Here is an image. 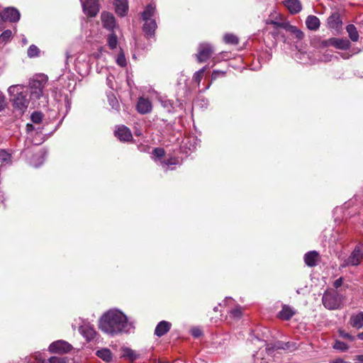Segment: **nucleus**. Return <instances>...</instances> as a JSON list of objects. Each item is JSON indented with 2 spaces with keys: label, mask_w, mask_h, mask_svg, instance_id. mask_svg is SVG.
Segmentation results:
<instances>
[{
  "label": "nucleus",
  "mask_w": 363,
  "mask_h": 363,
  "mask_svg": "<svg viewBox=\"0 0 363 363\" xmlns=\"http://www.w3.org/2000/svg\"><path fill=\"white\" fill-rule=\"evenodd\" d=\"M99 328L104 333L115 336L123 333H130L134 328V323L118 309H110L101 317Z\"/></svg>",
  "instance_id": "f257e3e1"
},
{
  "label": "nucleus",
  "mask_w": 363,
  "mask_h": 363,
  "mask_svg": "<svg viewBox=\"0 0 363 363\" xmlns=\"http://www.w3.org/2000/svg\"><path fill=\"white\" fill-rule=\"evenodd\" d=\"M8 93L13 108L19 114H23L29 105L28 89L23 85L16 84L9 87Z\"/></svg>",
  "instance_id": "f03ea898"
},
{
  "label": "nucleus",
  "mask_w": 363,
  "mask_h": 363,
  "mask_svg": "<svg viewBox=\"0 0 363 363\" xmlns=\"http://www.w3.org/2000/svg\"><path fill=\"white\" fill-rule=\"evenodd\" d=\"M156 14L155 6L152 4L147 5L142 13L143 20L144 21L143 31L148 38L154 35L155 29L157 28V23L152 18Z\"/></svg>",
  "instance_id": "7ed1b4c3"
},
{
  "label": "nucleus",
  "mask_w": 363,
  "mask_h": 363,
  "mask_svg": "<svg viewBox=\"0 0 363 363\" xmlns=\"http://www.w3.org/2000/svg\"><path fill=\"white\" fill-rule=\"evenodd\" d=\"M323 306L329 310H335L340 308L342 300L340 296L334 291H327L322 298Z\"/></svg>",
  "instance_id": "20e7f679"
},
{
  "label": "nucleus",
  "mask_w": 363,
  "mask_h": 363,
  "mask_svg": "<svg viewBox=\"0 0 363 363\" xmlns=\"http://www.w3.org/2000/svg\"><path fill=\"white\" fill-rule=\"evenodd\" d=\"M363 258V245H357L350 257L345 260V266H357L359 264L361 259Z\"/></svg>",
  "instance_id": "39448f33"
},
{
  "label": "nucleus",
  "mask_w": 363,
  "mask_h": 363,
  "mask_svg": "<svg viewBox=\"0 0 363 363\" xmlns=\"http://www.w3.org/2000/svg\"><path fill=\"white\" fill-rule=\"evenodd\" d=\"M101 20L103 27L108 31L114 32V30L118 28L114 16L109 12H102Z\"/></svg>",
  "instance_id": "423d86ee"
},
{
  "label": "nucleus",
  "mask_w": 363,
  "mask_h": 363,
  "mask_svg": "<svg viewBox=\"0 0 363 363\" xmlns=\"http://www.w3.org/2000/svg\"><path fill=\"white\" fill-rule=\"evenodd\" d=\"M72 349V346L65 340H57L49 346V351L52 353L65 354Z\"/></svg>",
  "instance_id": "0eeeda50"
},
{
  "label": "nucleus",
  "mask_w": 363,
  "mask_h": 363,
  "mask_svg": "<svg viewBox=\"0 0 363 363\" xmlns=\"http://www.w3.org/2000/svg\"><path fill=\"white\" fill-rule=\"evenodd\" d=\"M213 52V47L208 43H201L199 46L198 53L196 55L199 62L206 61Z\"/></svg>",
  "instance_id": "6e6552de"
},
{
  "label": "nucleus",
  "mask_w": 363,
  "mask_h": 363,
  "mask_svg": "<svg viewBox=\"0 0 363 363\" xmlns=\"http://www.w3.org/2000/svg\"><path fill=\"white\" fill-rule=\"evenodd\" d=\"M83 11L90 17L95 16L99 11V4L97 0H86L82 2Z\"/></svg>",
  "instance_id": "1a4fd4ad"
},
{
  "label": "nucleus",
  "mask_w": 363,
  "mask_h": 363,
  "mask_svg": "<svg viewBox=\"0 0 363 363\" xmlns=\"http://www.w3.org/2000/svg\"><path fill=\"white\" fill-rule=\"evenodd\" d=\"M264 21L267 25H272L277 28H282L286 20L279 13H277V11H274L271 12V13L269 15L267 18L265 19Z\"/></svg>",
  "instance_id": "9d476101"
},
{
  "label": "nucleus",
  "mask_w": 363,
  "mask_h": 363,
  "mask_svg": "<svg viewBox=\"0 0 363 363\" xmlns=\"http://www.w3.org/2000/svg\"><path fill=\"white\" fill-rule=\"evenodd\" d=\"M325 46H334L340 50H347L350 47V42L346 38H331L324 42Z\"/></svg>",
  "instance_id": "9b49d317"
},
{
  "label": "nucleus",
  "mask_w": 363,
  "mask_h": 363,
  "mask_svg": "<svg viewBox=\"0 0 363 363\" xmlns=\"http://www.w3.org/2000/svg\"><path fill=\"white\" fill-rule=\"evenodd\" d=\"M19 11L13 7H8L4 10L1 13V18L4 21H9L11 23L17 22L20 19Z\"/></svg>",
  "instance_id": "f8f14e48"
},
{
  "label": "nucleus",
  "mask_w": 363,
  "mask_h": 363,
  "mask_svg": "<svg viewBox=\"0 0 363 363\" xmlns=\"http://www.w3.org/2000/svg\"><path fill=\"white\" fill-rule=\"evenodd\" d=\"M115 136L123 142H129L133 139L130 130L124 125H118L115 130Z\"/></svg>",
  "instance_id": "ddd939ff"
},
{
  "label": "nucleus",
  "mask_w": 363,
  "mask_h": 363,
  "mask_svg": "<svg viewBox=\"0 0 363 363\" xmlns=\"http://www.w3.org/2000/svg\"><path fill=\"white\" fill-rule=\"evenodd\" d=\"M36 79H42V80H34L32 83V88L33 90L31 91L30 95L35 98L39 99L43 94V82H45L47 77L44 75H40Z\"/></svg>",
  "instance_id": "4468645a"
},
{
  "label": "nucleus",
  "mask_w": 363,
  "mask_h": 363,
  "mask_svg": "<svg viewBox=\"0 0 363 363\" xmlns=\"http://www.w3.org/2000/svg\"><path fill=\"white\" fill-rule=\"evenodd\" d=\"M79 331L87 341L92 340L96 336V331L89 323H84L79 326Z\"/></svg>",
  "instance_id": "2eb2a0df"
},
{
  "label": "nucleus",
  "mask_w": 363,
  "mask_h": 363,
  "mask_svg": "<svg viewBox=\"0 0 363 363\" xmlns=\"http://www.w3.org/2000/svg\"><path fill=\"white\" fill-rule=\"evenodd\" d=\"M137 111L141 114H146L152 111V106L151 101L145 98L140 97L137 104Z\"/></svg>",
  "instance_id": "dca6fc26"
},
{
  "label": "nucleus",
  "mask_w": 363,
  "mask_h": 363,
  "mask_svg": "<svg viewBox=\"0 0 363 363\" xmlns=\"http://www.w3.org/2000/svg\"><path fill=\"white\" fill-rule=\"evenodd\" d=\"M328 26L330 28L339 30L342 26V21L338 13H332L327 20Z\"/></svg>",
  "instance_id": "f3484780"
},
{
  "label": "nucleus",
  "mask_w": 363,
  "mask_h": 363,
  "mask_svg": "<svg viewBox=\"0 0 363 363\" xmlns=\"http://www.w3.org/2000/svg\"><path fill=\"white\" fill-rule=\"evenodd\" d=\"M0 168L11 166L13 163L12 154L5 149H0Z\"/></svg>",
  "instance_id": "a211bd4d"
},
{
  "label": "nucleus",
  "mask_w": 363,
  "mask_h": 363,
  "mask_svg": "<svg viewBox=\"0 0 363 363\" xmlns=\"http://www.w3.org/2000/svg\"><path fill=\"white\" fill-rule=\"evenodd\" d=\"M115 11L121 16H124L128 11V0H116L114 1Z\"/></svg>",
  "instance_id": "6ab92c4d"
},
{
  "label": "nucleus",
  "mask_w": 363,
  "mask_h": 363,
  "mask_svg": "<svg viewBox=\"0 0 363 363\" xmlns=\"http://www.w3.org/2000/svg\"><path fill=\"white\" fill-rule=\"evenodd\" d=\"M287 350L289 351H293L296 349V344L295 342H277L274 344V345L271 348L267 346L266 350L269 353L271 350Z\"/></svg>",
  "instance_id": "aec40b11"
},
{
  "label": "nucleus",
  "mask_w": 363,
  "mask_h": 363,
  "mask_svg": "<svg viewBox=\"0 0 363 363\" xmlns=\"http://www.w3.org/2000/svg\"><path fill=\"white\" fill-rule=\"evenodd\" d=\"M284 4L292 14L299 13L302 9L299 0H286L284 1Z\"/></svg>",
  "instance_id": "412c9836"
},
{
  "label": "nucleus",
  "mask_w": 363,
  "mask_h": 363,
  "mask_svg": "<svg viewBox=\"0 0 363 363\" xmlns=\"http://www.w3.org/2000/svg\"><path fill=\"white\" fill-rule=\"evenodd\" d=\"M172 324L166 320L160 321L156 326L155 334L157 337H162L165 335L171 328Z\"/></svg>",
  "instance_id": "4be33fe9"
},
{
  "label": "nucleus",
  "mask_w": 363,
  "mask_h": 363,
  "mask_svg": "<svg viewBox=\"0 0 363 363\" xmlns=\"http://www.w3.org/2000/svg\"><path fill=\"white\" fill-rule=\"evenodd\" d=\"M319 255L316 251H310L304 255V262L308 267H314L317 264Z\"/></svg>",
  "instance_id": "5701e85b"
},
{
  "label": "nucleus",
  "mask_w": 363,
  "mask_h": 363,
  "mask_svg": "<svg viewBox=\"0 0 363 363\" xmlns=\"http://www.w3.org/2000/svg\"><path fill=\"white\" fill-rule=\"evenodd\" d=\"M306 25L309 30H316L319 28L320 23L317 16L310 15L306 20Z\"/></svg>",
  "instance_id": "b1692460"
},
{
  "label": "nucleus",
  "mask_w": 363,
  "mask_h": 363,
  "mask_svg": "<svg viewBox=\"0 0 363 363\" xmlns=\"http://www.w3.org/2000/svg\"><path fill=\"white\" fill-rule=\"evenodd\" d=\"M122 357L130 362H133L139 357V354L129 347L122 348Z\"/></svg>",
  "instance_id": "393cba45"
},
{
  "label": "nucleus",
  "mask_w": 363,
  "mask_h": 363,
  "mask_svg": "<svg viewBox=\"0 0 363 363\" xmlns=\"http://www.w3.org/2000/svg\"><path fill=\"white\" fill-rule=\"evenodd\" d=\"M96 354L106 362H110L112 360V353L108 348H102L97 350Z\"/></svg>",
  "instance_id": "a878e982"
},
{
  "label": "nucleus",
  "mask_w": 363,
  "mask_h": 363,
  "mask_svg": "<svg viewBox=\"0 0 363 363\" xmlns=\"http://www.w3.org/2000/svg\"><path fill=\"white\" fill-rule=\"evenodd\" d=\"M199 141L196 137H190L184 142V147L189 149V151H194L199 145Z\"/></svg>",
  "instance_id": "bb28decb"
},
{
  "label": "nucleus",
  "mask_w": 363,
  "mask_h": 363,
  "mask_svg": "<svg viewBox=\"0 0 363 363\" xmlns=\"http://www.w3.org/2000/svg\"><path fill=\"white\" fill-rule=\"evenodd\" d=\"M294 315V310L289 307L284 306L282 310L279 313V318L282 320H289Z\"/></svg>",
  "instance_id": "cd10ccee"
},
{
  "label": "nucleus",
  "mask_w": 363,
  "mask_h": 363,
  "mask_svg": "<svg viewBox=\"0 0 363 363\" xmlns=\"http://www.w3.org/2000/svg\"><path fill=\"white\" fill-rule=\"evenodd\" d=\"M108 101L112 109L118 111L120 109V104L112 91L107 92L106 94Z\"/></svg>",
  "instance_id": "c85d7f7f"
},
{
  "label": "nucleus",
  "mask_w": 363,
  "mask_h": 363,
  "mask_svg": "<svg viewBox=\"0 0 363 363\" xmlns=\"http://www.w3.org/2000/svg\"><path fill=\"white\" fill-rule=\"evenodd\" d=\"M347 32L348 33V35L350 38L353 41L356 42L359 39V33L356 28V27L350 24L346 27Z\"/></svg>",
  "instance_id": "c756f323"
},
{
  "label": "nucleus",
  "mask_w": 363,
  "mask_h": 363,
  "mask_svg": "<svg viewBox=\"0 0 363 363\" xmlns=\"http://www.w3.org/2000/svg\"><path fill=\"white\" fill-rule=\"evenodd\" d=\"M223 40L226 44L237 45L239 43V38L234 34L226 33L223 36Z\"/></svg>",
  "instance_id": "7c9ffc66"
},
{
  "label": "nucleus",
  "mask_w": 363,
  "mask_h": 363,
  "mask_svg": "<svg viewBox=\"0 0 363 363\" xmlns=\"http://www.w3.org/2000/svg\"><path fill=\"white\" fill-rule=\"evenodd\" d=\"M352 325L354 328H362L363 326V313L352 316L351 318Z\"/></svg>",
  "instance_id": "2f4dec72"
},
{
  "label": "nucleus",
  "mask_w": 363,
  "mask_h": 363,
  "mask_svg": "<svg viewBox=\"0 0 363 363\" xmlns=\"http://www.w3.org/2000/svg\"><path fill=\"white\" fill-rule=\"evenodd\" d=\"M107 43H108V47L111 50H114L116 48L117 45H118V38H117L116 35L114 33V32H111V33L108 35Z\"/></svg>",
  "instance_id": "473e14b6"
},
{
  "label": "nucleus",
  "mask_w": 363,
  "mask_h": 363,
  "mask_svg": "<svg viewBox=\"0 0 363 363\" xmlns=\"http://www.w3.org/2000/svg\"><path fill=\"white\" fill-rule=\"evenodd\" d=\"M333 348L336 350L345 352L349 349V346L340 340H336L333 345Z\"/></svg>",
  "instance_id": "72a5a7b5"
},
{
  "label": "nucleus",
  "mask_w": 363,
  "mask_h": 363,
  "mask_svg": "<svg viewBox=\"0 0 363 363\" xmlns=\"http://www.w3.org/2000/svg\"><path fill=\"white\" fill-rule=\"evenodd\" d=\"M12 32L10 30H4L0 35V43H6L11 38Z\"/></svg>",
  "instance_id": "f704fd0d"
},
{
  "label": "nucleus",
  "mask_w": 363,
  "mask_h": 363,
  "mask_svg": "<svg viewBox=\"0 0 363 363\" xmlns=\"http://www.w3.org/2000/svg\"><path fill=\"white\" fill-rule=\"evenodd\" d=\"M160 101L162 106L167 110V111H168V112L172 111L173 103L170 100L166 99H161Z\"/></svg>",
  "instance_id": "c9c22d12"
},
{
  "label": "nucleus",
  "mask_w": 363,
  "mask_h": 363,
  "mask_svg": "<svg viewBox=\"0 0 363 363\" xmlns=\"http://www.w3.org/2000/svg\"><path fill=\"white\" fill-rule=\"evenodd\" d=\"M208 100L203 97L198 98L195 101V106H199L201 108H206L208 106Z\"/></svg>",
  "instance_id": "e433bc0d"
},
{
  "label": "nucleus",
  "mask_w": 363,
  "mask_h": 363,
  "mask_svg": "<svg viewBox=\"0 0 363 363\" xmlns=\"http://www.w3.org/2000/svg\"><path fill=\"white\" fill-rule=\"evenodd\" d=\"M39 52V49L37 46L31 45L28 49L27 54L29 57H35L38 55Z\"/></svg>",
  "instance_id": "4c0bfd02"
},
{
  "label": "nucleus",
  "mask_w": 363,
  "mask_h": 363,
  "mask_svg": "<svg viewBox=\"0 0 363 363\" xmlns=\"http://www.w3.org/2000/svg\"><path fill=\"white\" fill-rule=\"evenodd\" d=\"M30 119L34 123H40L43 120V114L40 112L35 111L31 114Z\"/></svg>",
  "instance_id": "58836bf2"
},
{
  "label": "nucleus",
  "mask_w": 363,
  "mask_h": 363,
  "mask_svg": "<svg viewBox=\"0 0 363 363\" xmlns=\"http://www.w3.org/2000/svg\"><path fill=\"white\" fill-rule=\"evenodd\" d=\"M116 62L121 67H124L126 66V64H127L126 59H125V57L124 53L123 52H121L118 55V57H117V59H116Z\"/></svg>",
  "instance_id": "ea45409f"
},
{
  "label": "nucleus",
  "mask_w": 363,
  "mask_h": 363,
  "mask_svg": "<svg viewBox=\"0 0 363 363\" xmlns=\"http://www.w3.org/2000/svg\"><path fill=\"white\" fill-rule=\"evenodd\" d=\"M50 363H68V359L67 357H51L49 359Z\"/></svg>",
  "instance_id": "a19ab883"
},
{
  "label": "nucleus",
  "mask_w": 363,
  "mask_h": 363,
  "mask_svg": "<svg viewBox=\"0 0 363 363\" xmlns=\"http://www.w3.org/2000/svg\"><path fill=\"white\" fill-rule=\"evenodd\" d=\"M203 73H204V69H200L199 71L196 72L194 74L193 79L198 84V85H199V84L203 78Z\"/></svg>",
  "instance_id": "79ce46f5"
},
{
  "label": "nucleus",
  "mask_w": 363,
  "mask_h": 363,
  "mask_svg": "<svg viewBox=\"0 0 363 363\" xmlns=\"http://www.w3.org/2000/svg\"><path fill=\"white\" fill-rule=\"evenodd\" d=\"M230 314L235 319L240 318L242 316L241 308L240 306H237L236 308L230 310Z\"/></svg>",
  "instance_id": "37998d69"
},
{
  "label": "nucleus",
  "mask_w": 363,
  "mask_h": 363,
  "mask_svg": "<svg viewBox=\"0 0 363 363\" xmlns=\"http://www.w3.org/2000/svg\"><path fill=\"white\" fill-rule=\"evenodd\" d=\"M177 163V160H175V159H170V160H168L167 161H162L161 162V164H162V168L164 169V171H167L169 166L176 164Z\"/></svg>",
  "instance_id": "c03bdc74"
},
{
  "label": "nucleus",
  "mask_w": 363,
  "mask_h": 363,
  "mask_svg": "<svg viewBox=\"0 0 363 363\" xmlns=\"http://www.w3.org/2000/svg\"><path fill=\"white\" fill-rule=\"evenodd\" d=\"M225 74V71H220V70H213L211 74V80L213 81L219 77H224Z\"/></svg>",
  "instance_id": "a18cd8bd"
},
{
  "label": "nucleus",
  "mask_w": 363,
  "mask_h": 363,
  "mask_svg": "<svg viewBox=\"0 0 363 363\" xmlns=\"http://www.w3.org/2000/svg\"><path fill=\"white\" fill-rule=\"evenodd\" d=\"M152 155L156 157L160 158L164 155V150L160 147L155 148L152 150Z\"/></svg>",
  "instance_id": "49530a36"
},
{
  "label": "nucleus",
  "mask_w": 363,
  "mask_h": 363,
  "mask_svg": "<svg viewBox=\"0 0 363 363\" xmlns=\"http://www.w3.org/2000/svg\"><path fill=\"white\" fill-rule=\"evenodd\" d=\"M296 28H297V27H296V26H294L291 25V24H290L288 21H286L284 22V26H283V27H282V28L285 29L286 30H287V31H289V32H290V33H293L295 31V30H296Z\"/></svg>",
  "instance_id": "de8ad7c7"
},
{
  "label": "nucleus",
  "mask_w": 363,
  "mask_h": 363,
  "mask_svg": "<svg viewBox=\"0 0 363 363\" xmlns=\"http://www.w3.org/2000/svg\"><path fill=\"white\" fill-rule=\"evenodd\" d=\"M254 357V363H267V361L264 359L259 352H257L253 355Z\"/></svg>",
  "instance_id": "09e8293b"
},
{
  "label": "nucleus",
  "mask_w": 363,
  "mask_h": 363,
  "mask_svg": "<svg viewBox=\"0 0 363 363\" xmlns=\"http://www.w3.org/2000/svg\"><path fill=\"white\" fill-rule=\"evenodd\" d=\"M339 334L341 337L347 339L350 341H353L355 339V337L354 336H352L351 335H350L349 333H347L343 330H340Z\"/></svg>",
  "instance_id": "8fccbe9b"
},
{
  "label": "nucleus",
  "mask_w": 363,
  "mask_h": 363,
  "mask_svg": "<svg viewBox=\"0 0 363 363\" xmlns=\"http://www.w3.org/2000/svg\"><path fill=\"white\" fill-rule=\"evenodd\" d=\"M33 357L38 363H44L45 362V357H43V354L40 352H37L33 354Z\"/></svg>",
  "instance_id": "3c124183"
},
{
  "label": "nucleus",
  "mask_w": 363,
  "mask_h": 363,
  "mask_svg": "<svg viewBox=\"0 0 363 363\" xmlns=\"http://www.w3.org/2000/svg\"><path fill=\"white\" fill-rule=\"evenodd\" d=\"M191 335L195 337H199L201 335L202 332L199 328H194L191 330Z\"/></svg>",
  "instance_id": "603ef678"
},
{
  "label": "nucleus",
  "mask_w": 363,
  "mask_h": 363,
  "mask_svg": "<svg viewBox=\"0 0 363 363\" xmlns=\"http://www.w3.org/2000/svg\"><path fill=\"white\" fill-rule=\"evenodd\" d=\"M292 34H294L298 40L302 39L304 36L303 33L298 28H296L295 31Z\"/></svg>",
  "instance_id": "864d4df0"
},
{
  "label": "nucleus",
  "mask_w": 363,
  "mask_h": 363,
  "mask_svg": "<svg viewBox=\"0 0 363 363\" xmlns=\"http://www.w3.org/2000/svg\"><path fill=\"white\" fill-rule=\"evenodd\" d=\"M45 155V152L44 151H43V150H40V151H39L37 154H35L33 156V159H35L36 157H40L41 158V161L40 162V164H41L44 161Z\"/></svg>",
  "instance_id": "5fc2aeb1"
},
{
  "label": "nucleus",
  "mask_w": 363,
  "mask_h": 363,
  "mask_svg": "<svg viewBox=\"0 0 363 363\" xmlns=\"http://www.w3.org/2000/svg\"><path fill=\"white\" fill-rule=\"evenodd\" d=\"M6 106L5 96L0 94V111H2Z\"/></svg>",
  "instance_id": "6e6d98bb"
},
{
  "label": "nucleus",
  "mask_w": 363,
  "mask_h": 363,
  "mask_svg": "<svg viewBox=\"0 0 363 363\" xmlns=\"http://www.w3.org/2000/svg\"><path fill=\"white\" fill-rule=\"evenodd\" d=\"M113 76H109L107 77L106 79V83L108 84V86L111 89H113Z\"/></svg>",
  "instance_id": "4d7b16f0"
},
{
  "label": "nucleus",
  "mask_w": 363,
  "mask_h": 363,
  "mask_svg": "<svg viewBox=\"0 0 363 363\" xmlns=\"http://www.w3.org/2000/svg\"><path fill=\"white\" fill-rule=\"evenodd\" d=\"M342 284V279L341 277H340V278H339V279H336V280L334 281V284H333V285H334V286H335V288H338V287H340Z\"/></svg>",
  "instance_id": "13d9d810"
},
{
  "label": "nucleus",
  "mask_w": 363,
  "mask_h": 363,
  "mask_svg": "<svg viewBox=\"0 0 363 363\" xmlns=\"http://www.w3.org/2000/svg\"><path fill=\"white\" fill-rule=\"evenodd\" d=\"M234 303V300L230 297H226L224 301V304L233 305Z\"/></svg>",
  "instance_id": "bf43d9fd"
},
{
  "label": "nucleus",
  "mask_w": 363,
  "mask_h": 363,
  "mask_svg": "<svg viewBox=\"0 0 363 363\" xmlns=\"http://www.w3.org/2000/svg\"><path fill=\"white\" fill-rule=\"evenodd\" d=\"M330 363H347V362L342 358H337V359H335L331 361Z\"/></svg>",
  "instance_id": "052dcab7"
},
{
  "label": "nucleus",
  "mask_w": 363,
  "mask_h": 363,
  "mask_svg": "<svg viewBox=\"0 0 363 363\" xmlns=\"http://www.w3.org/2000/svg\"><path fill=\"white\" fill-rule=\"evenodd\" d=\"M358 363H363V354L357 355L354 358Z\"/></svg>",
  "instance_id": "680f3d73"
},
{
  "label": "nucleus",
  "mask_w": 363,
  "mask_h": 363,
  "mask_svg": "<svg viewBox=\"0 0 363 363\" xmlns=\"http://www.w3.org/2000/svg\"><path fill=\"white\" fill-rule=\"evenodd\" d=\"M34 130V126L32 124L28 123L26 125V131L30 133Z\"/></svg>",
  "instance_id": "e2e57ef3"
},
{
  "label": "nucleus",
  "mask_w": 363,
  "mask_h": 363,
  "mask_svg": "<svg viewBox=\"0 0 363 363\" xmlns=\"http://www.w3.org/2000/svg\"><path fill=\"white\" fill-rule=\"evenodd\" d=\"M357 337L360 340H363V331L362 333H359L358 335H357Z\"/></svg>",
  "instance_id": "0e129e2a"
},
{
  "label": "nucleus",
  "mask_w": 363,
  "mask_h": 363,
  "mask_svg": "<svg viewBox=\"0 0 363 363\" xmlns=\"http://www.w3.org/2000/svg\"><path fill=\"white\" fill-rule=\"evenodd\" d=\"M323 60H324V61L330 60L329 57L328 56H325L324 59H323Z\"/></svg>",
  "instance_id": "69168bd1"
},
{
  "label": "nucleus",
  "mask_w": 363,
  "mask_h": 363,
  "mask_svg": "<svg viewBox=\"0 0 363 363\" xmlns=\"http://www.w3.org/2000/svg\"><path fill=\"white\" fill-rule=\"evenodd\" d=\"M23 43L24 44H26V43H27V40H26V38H25V39H23Z\"/></svg>",
  "instance_id": "338daca9"
},
{
  "label": "nucleus",
  "mask_w": 363,
  "mask_h": 363,
  "mask_svg": "<svg viewBox=\"0 0 363 363\" xmlns=\"http://www.w3.org/2000/svg\"><path fill=\"white\" fill-rule=\"evenodd\" d=\"M201 69H204V72L208 69V67L207 66H205L203 67H202Z\"/></svg>",
  "instance_id": "774afa93"
}]
</instances>
